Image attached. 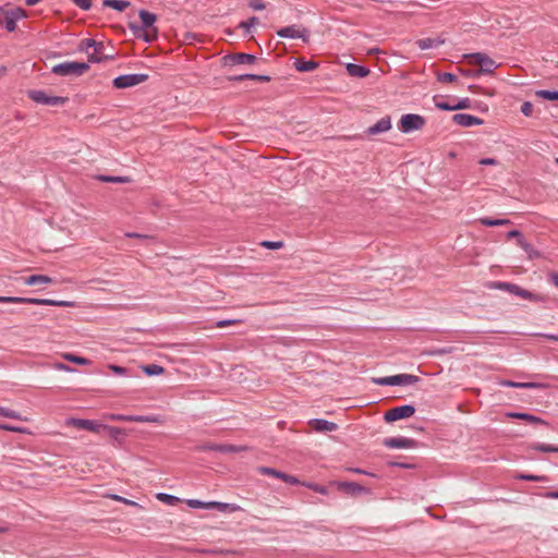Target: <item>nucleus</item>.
Returning a JSON list of instances; mask_svg holds the SVG:
<instances>
[{"instance_id": "56", "label": "nucleus", "mask_w": 558, "mask_h": 558, "mask_svg": "<svg viewBox=\"0 0 558 558\" xmlns=\"http://www.w3.org/2000/svg\"><path fill=\"white\" fill-rule=\"evenodd\" d=\"M438 78L441 82L451 83V82H453V73H450V72L441 73L438 75Z\"/></svg>"}, {"instance_id": "45", "label": "nucleus", "mask_w": 558, "mask_h": 558, "mask_svg": "<svg viewBox=\"0 0 558 558\" xmlns=\"http://www.w3.org/2000/svg\"><path fill=\"white\" fill-rule=\"evenodd\" d=\"M240 324H242L241 319H226V320L217 322L216 323V327L217 328H225V327H228V326L240 325Z\"/></svg>"}, {"instance_id": "42", "label": "nucleus", "mask_w": 558, "mask_h": 558, "mask_svg": "<svg viewBox=\"0 0 558 558\" xmlns=\"http://www.w3.org/2000/svg\"><path fill=\"white\" fill-rule=\"evenodd\" d=\"M257 23H258V19L256 16H252L247 21L241 22L239 27L243 28L245 31V33L248 34L251 32V27H253Z\"/></svg>"}, {"instance_id": "49", "label": "nucleus", "mask_w": 558, "mask_h": 558, "mask_svg": "<svg viewBox=\"0 0 558 558\" xmlns=\"http://www.w3.org/2000/svg\"><path fill=\"white\" fill-rule=\"evenodd\" d=\"M76 7H78L82 10H89L92 8V0H71Z\"/></svg>"}, {"instance_id": "21", "label": "nucleus", "mask_w": 558, "mask_h": 558, "mask_svg": "<svg viewBox=\"0 0 558 558\" xmlns=\"http://www.w3.org/2000/svg\"><path fill=\"white\" fill-rule=\"evenodd\" d=\"M507 416L511 417V418L522 420V421H525L531 424L547 425V423L544 420H542L541 417L535 416L530 413H525V412H510V413H507Z\"/></svg>"}, {"instance_id": "10", "label": "nucleus", "mask_w": 558, "mask_h": 558, "mask_svg": "<svg viewBox=\"0 0 558 558\" xmlns=\"http://www.w3.org/2000/svg\"><path fill=\"white\" fill-rule=\"evenodd\" d=\"M148 80L147 74H125L116 77L112 82L113 87L118 89L129 88L144 83Z\"/></svg>"}, {"instance_id": "38", "label": "nucleus", "mask_w": 558, "mask_h": 558, "mask_svg": "<svg viewBox=\"0 0 558 558\" xmlns=\"http://www.w3.org/2000/svg\"><path fill=\"white\" fill-rule=\"evenodd\" d=\"M416 44L422 50H425L438 46L440 43L432 38H423L417 40Z\"/></svg>"}, {"instance_id": "27", "label": "nucleus", "mask_w": 558, "mask_h": 558, "mask_svg": "<svg viewBox=\"0 0 558 558\" xmlns=\"http://www.w3.org/2000/svg\"><path fill=\"white\" fill-rule=\"evenodd\" d=\"M104 7L112 8L117 11L123 12L130 7V2L125 0H104Z\"/></svg>"}, {"instance_id": "48", "label": "nucleus", "mask_w": 558, "mask_h": 558, "mask_svg": "<svg viewBox=\"0 0 558 558\" xmlns=\"http://www.w3.org/2000/svg\"><path fill=\"white\" fill-rule=\"evenodd\" d=\"M533 104L530 101H524L521 106V112L525 117H531L533 113Z\"/></svg>"}, {"instance_id": "24", "label": "nucleus", "mask_w": 558, "mask_h": 558, "mask_svg": "<svg viewBox=\"0 0 558 558\" xmlns=\"http://www.w3.org/2000/svg\"><path fill=\"white\" fill-rule=\"evenodd\" d=\"M514 480L527 481V482H548L549 477L546 475H534L527 473H517L513 475Z\"/></svg>"}, {"instance_id": "40", "label": "nucleus", "mask_w": 558, "mask_h": 558, "mask_svg": "<svg viewBox=\"0 0 558 558\" xmlns=\"http://www.w3.org/2000/svg\"><path fill=\"white\" fill-rule=\"evenodd\" d=\"M303 486L318 493V494H322V495H327L328 494V488L326 486H323V485H319V484H316V483H305L303 482L302 484Z\"/></svg>"}, {"instance_id": "36", "label": "nucleus", "mask_w": 558, "mask_h": 558, "mask_svg": "<svg viewBox=\"0 0 558 558\" xmlns=\"http://www.w3.org/2000/svg\"><path fill=\"white\" fill-rule=\"evenodd\" d=\"M532 448L536 451L541 452H557L558 453V446L543 444V442H536L532 445Z\"/></svg>"}, {"instance_id": "1", "label": "nucleus", "mask_w": 558, "mask_h": 558, "mask_svg": "<svg viewBox=\"0 0 558 558\" xmlns=\"http://www.w3.org/2000/svg\"><path fill=\"white\" fill-rule=\"evenodd\" d=\"M138 16L142 25L130 23L129 28L136 38L143 39L145 43H154L158 38V28L155 26L157 15L147 10H140Z\"/></svg>"}, {"instance_id": "25", "label": "nucleus", "mask_w": 558, "mask_h": 558, "mask_svg": "<svg viewBox=\"0 0 558 558\" xmlns=\"http://www.w3.org/2000/svg\"><path fill=\"white\" fill-rule=\"evenodd\" d=\"M24 282L28 286H34L38 283H52L53 279L46 275H32L24 278Z\"/></svg>"}, {"instance_id": "64", "label": "nucleus", "mask_w": 558, "mask_h": 558, "mask_svg": "<svg viewBox=\"0 0 558 558\" xmlns=\"http://www.w3.org/2000/svg\"><path fill=\"white\" fill-rule=\"evenodd\" d=\"M546 498L558 499V492L551 490L543 495Z\"/></svg>"}, {"instance_id": "17", "label": "nucleus", "mask_w": 558, "mask_h": 558, "mask_svg": "<svg viewBox=\"0 0 558 558\" xmlns=\"http://www.w3.org/2000/svg\"><path fill=\"white\" fill-rule=\"evenodd\" d=\"M384 445L388 448H412L415 446V440L405 437H390L384 440Z\"/></svg>"}, {"instance_id": "57", "label": "nucleus", "mask_w": 558, "mask_h": 558, "mask_svg": "<svg viewBox=\"0 0 558 558\" xmlns=\"http://www.w3.org/2000/svg\"><path fill=\"white\" fill-rule=\"evenodd\" d=\"M543 387H544V385L539 384V383H533V381L521 383V388H523V389L543 388Z\"/></svg>"}, {"instance_id": "58", "label": "nucleus", "mask_w": 558, "mask_h": 558, "mask_svg": "<svg viewBox=\"0 0 558 558\" xmlns=\"http://www.w3.org/2000/svg\"><path fill=\"white\" fill-rule=\"evenodd\" d=\"M0 429L8 430V432H15V433L23 432L22 428L15 427V426H12V425H9V424H0Z\"/></svg>"}, {"instance_id": "11", "label": "nucleus", "mask_w": 558, "mask_h": 558, "mask_svg": "<svg viewBox=\"0 0 558 558\" xmlns=\"http://www.w3.org/2000/svg\"><path fill=\"white\" fill-rule=\"evenodd\" d=\"M277 35L282 38H301L304 43L310 40L308 31L300 25L282 27L277 31Z\"/></svg>"}, {"instance_id": "34", "label": "nucleus", "mask_w": 558, "mask_h": 558, "mask_svg": "<svg viewBox=\"0 0 558 558\" xmlns=\"http://www.w3.org/2000/svg\"><path fill=\"white\" fill-rule=\"evenodd\" d=\"M339 487L341 489H343L348 493H352V494L360 493L363 490V486H361L357 483L342 482V483H339Z\"/></svg>"}, {"instance_id": "23", "label": "nucleus", "mask_w": 558, "mask_h": 558, "mask_svg": "<svg viewBox=\"0 0 558 558\" xmlns=\"http://www.w3.org/2000/svg\"><path fill=\"white\" fill-rule=\"evenodd\" d=\"M433 100H434L435 106L440 110H447V111L453 110V105L451 104L450 98L447 96L435 95L433 97Z\"/></svg>"}, {"instance_id": "6", "label": "nucleus", "mask_w": 558, "mask_h": 558, "mask_svg": "<svg viewBox=\"0 0 558 558\" xmlns=\"http://www.w3.org/2000/svg\"><path fill=\"white\" fill-rule=\"evenodd\" d=\"M462 59L468 60L471 65H478L481 72L492 73L496 68V63L493 59H490L485 53L476 52L470 54H462Z\"/></svg>"}, {"instance_id": "28", "label": "nucleus", "mask_w": 558, "mask_h": 558, "mask_svg": "<svg viewBox=\"0 0 558 558\" xmlns=\"http://www.w3.org/2000/svg\"><path fill=\"white\" fill-rule=\"evenodd\" d=\"M247 450H248V448L246 446H235V445H228V444L220 445L218 448V452H221V453H239V452H243V451H247Z\"/></svg>"}, {"instance_id": "53", "label": "nucleus", "mask_w": 558, "mask_h": 558, "mask_svg": "<svg viewBox=\"0 0 558 558\" xmlns=\"http://www.w3.org/2000/svg\"><path fill=\"white\" fill-rule=\"evenodd\" d=\"M284 483H288L290 485H302L303 483L300 482L299 478H296L295 476H292V475H289L286 473L284 475V480H283Z\"/></svg>"}, {"instance_id": "18", "label": "nucleus", "mask_w": 558, "mask_h": 558, "mask_svg": "<svg viewBox=\"0 0 558 558\" xmlns=\"http://www.w3.org/2000/svg\"><path fill=\"white\" fill-rule=\"evenodd\" d=\"M308 425L313 430L319 433L335 432L338 428V425L336 423L319 418L311 420L308 422Z\"/></svg>"}, {"instance_id": "26", "label": "nucleus", "mask_w": 558, "mask_h": 558, "mask_svg": "<svg viewBox=\"0 0 558 558\" xmlns=\"http://www.w3.org/2000/svg\"><path fill=\"white\" fill-rule=\"evenodd\" d=\"M230 81H244V80H253L262 83H266L270 81V77L267 75H257V74H242L238 76L229 77Z\"/></svg>"}, {"instance_id": "5", "label": "nucleus", "mask_w": 558, "mask_h": 558, "mask_svg": "<svg viewBox=\"0 0 558 558\" xmlns=\"http://www.w3.org/2000/svg\"><path fill=\"white\" fill-rule=\"evenodd\" d=\"M425 125V119L420 114L407 113L401 117L398 128L403 133L422 130Z\"/></svg>"}, {"instance_id": "50", "label": "nucleus", "mask_w": 558, "mask_h": 558, "mask_svg": "<svg viewBox=\"0 0 558 558\" xmlns=\"http://www.w3.org/2000/svg\"><path fill=\"white\" fill-rule=\"evenodd\" d=\"M260 245L263 247H266V248H269V250H278V248H281L283 246V243L278 241V242H274V241H264L260 243Z\"/></svg>"}, {"instance_id": "31", "label": "nucleus", "mask_w": 558, "mask_h": 558, "mask_svg": "<svg viewBox=\"0 0 558 558\" xmlns=\"http://www.w3.org/2000/svg\"><path fill=\"white\" fill-rule=\"evenodd\" d=\"M535 95L545 100H558V90L538 89Z\"/></svg>"}, {"instance_id": "33", "label": "nucleus", "mask_w": 558, "mask_h": 558, "mask_svg": "<svg viewBox=\"0 0 558 558\" xmlns=\"http://www.w3.org/2000/svg\"><path fill=\"white\" fill-rule=\"evenodd\" d=\"M318 63L315 61H298L296 69L301 72H311L317 69Z\"/></svg>"}, {"instance_id": "37", "label": "nucleus", "mask_w": 558, "mask_h": 558, "mask_svg": "<svg viewBox=\"0 0 558 558\" xmlns=\"http://www.w3.org/2000/svg\"><path fill=\"white\" fill-rule=\"evenodd\" d=\"M63 359L69 361V362L78 364V365H88L90 363L89 360H87L85 357H82V356H77V355L71 354V353L64 354Z\"/></svg>"}, {"instance_id": "46", "label": "nucleus", "mask_w": 558, "mask_h": 558, "mask_svg": "<svg viewBox=\"0 0 558 558\" xmlns=\"http://www.w3.org/2000/svg\"><path fill=\"white\" fill-rule=\"evenodd\" d=\"M108 367L116 375H120V376L129 375V371L125 367L114 365V364H110Z\"/></svg>"}, {"instance_id": "39", "label": "nucleus", "mask_w": 558, "mask_h": 558, "mask_svg": "<svg viewBox=\"0 0 558 558\" xmlns=\"http://www.w3.org/2000/svg\"><path fill=\"white\" fill-rule=\"evenodd\" d=\"M0 415L4 416V417H9V418L20 420V421L23 420L22 415L20 413H17L16 411H13V410H10L7 408H2V407H0Z\"/></svg>"}, {"instance_id": "35", "label": "nucleus", "mask_w": 558, "mask_h": 558, "mask_svg": "<svg viewBox=\"0 0 558 558\" xmlns=\"http://www.w3.org/2000/svg\"><path fill=\"white\" fill-rule=\"evenodd\" d=\"M98 179L101 182H108V183H129V182H131V179L129 177L99 175Z\"/></svg>"}, {"instance_id": "8", "label": "nucleus", "mask_w": 558, "mask_h": 558, "mask_svg": "<svg viewBox=\"0 0 558 558\" xmlns=\"http://www.w3.org/2000/svg\"><path fill=\"white\" fill-rule=\"evenodd\" d=\"M27 95L33 101L51 107L62 106L68 101L66 97L48 96L43 90H28Z\"/></svg>"}, {"instance_id": "13", "label": "nucleus", "mask_w": 558, "mask_h": 558, "mask_svg": "<svg viewBox=\"0 0 558 558\" xmlns=\"http://www.w3.org/2000/svg\"><path fill=\"white\" fill-rule=\"evenodd\" d=\"M26 16L23 9H14L7 11L3 17V24L8 32H14L16 29V22Z\"/></svg>"}, {"instance_id": "32", "label": "nucleus", "mask_w": 558, "mask_h": 558, "mask_svg": "<svg viewBox=\"0 0 558 558\" xmlns=\"http://www.w3.org/2000/svg\"><path fill=\"white\" fill-rule=\"evenodd\" d=\"M518 245L525 251L530 258H536L539 256V253L536 250H534L532 244L526 242L525 239L518 241Z\"/></svg>"}, {"instance_id": "20", "label": "nucleus", "mask_w": 558, "mask_h": 558, "mask_svg": "<svg viewBox=\"0 0 558 558\" xmlns=\"http://www.w3.org/2000/svg\"><path fill=\"white\" fill-rule=\"evenodd\" d=\"M390 129H391V121H390V117L387 116V117H384L380 120H378L374 125L369 126L366 132L368 135H376L379 133L387 132Z\"/></svg>"}, {"instance_id": "4", "label": "nucleus", "mask_w": 558, "mask_h": 558, "mask_svg": "<svg viewBox=\"0 0 558 558\" xmlns=\"http://www.w3.org/2000/svg\"><path fill=\"white\" fill-rule=\"evenodd\" d=\"M494 287L496 289L507 291L513 295L520 296L525 300H530L532 302H539L543 298L538 294H534L529 290L521 288L520 286L511 282L496 281L494 282Z\"/></svg>"}, {"instance_id": "51", "label": "nucleus", "mask_w": 558, "mask_h": 558, "mask_svg": "<svg viewBox=\"0 0 558 558\" xmlns=\"http://www.w3.org/2000/svg\"><path fill=\"white\" fill-rule=\"evenodd\" d=\"M248 7L255 11H262L266 8V4L264 3L263 0H251L248 2Z\"/></svg>"}, {"instance_id": "62", "label": "nucleus", "mask_w": 558, "mask_h": 558, "mask_svg": "<svg viewBox=\"0 0 558 558\" xmlns=\"http://www.w3.org/2000/svg\"><path fill=\"white\" fill-rule=\"evenodd\" d=\"M473 107H474L473 109H478L481 111H487L488 110V106L485 105V104L483 105L480 101H474L473 102Z\"/></svg>"}, {"instance_id": "14", "label": "nucleus", "mask_w": 558, "mask_h": 558, "mask_svg": "<svg viewBox=\"0 0 558 558\" xmlns=\"http://www.w3.org/2000/svg\"><path fill=\"white\" fill-rule=\"evenodd\" d=\"M112 420L125 421V422H135V423H162V420L158 415H136V416H125V415H111Z\"/></svg>"}, {"instance_id": "61", "label": "nucleus", "mask_w": 558, "mask_h": 558, "mask_svg": "<svg viewBox=\"0 0 558 558\" xmlns=\"http://www.w3.org/2000/svg\"><path fill=\"white\" fill-rule=\"evenodd\" d=\"M219 446H220V444L208 442V444L204 445L203 449L204 450L218 451Z\"/></svg>"}, {"instance_id": "52", "label": "nucleus", "mask_w": 558, "mask_h": 558, "mask_svg": "<svg viewBox=\"0 0 558 558\" xmlns=\"http://www.w3.org/2000/svg\"><path fill=\"white\" fill-rule=\"evenodd\" d=\"M257 471L262 475L272 476L276 474V469L269 468V466H258Z\"/></svg>"}, {"instance_id": "55", "label": "nucleus", "mask_w": 558, "mask_h": 558, "mask_svg": "<svg viewBox=\"0 0 558 558\" xmlns=\"http://www.w3.org/2000/svg\"><path fill=\"white\" fill-rule=\"evenodd\" d=\"M500 386H502V387H511V388H521V383L520 381H512V380L505 379V380L500 381Z\"/></svg>"}, {"instance_id": "22", "label": "nucleus", "mask_w": 558, "mask_h": 558, "mask_svg": "<svg viewBox=\"0 0 558 558\" xmlns=\"http://www.w3.org/2000/svg\"><path fill=\"white\" fill-rule=\"evenodd\" d=\"M347 72L349 75L354 77H366L369 74V70L367 68L354 63L347 64Z\"/></svg>"}, {"instance_id": "16", "label": "nucleus", "mask_w": 558, "mask_h": 558, "mask_svg": "<svg viewBox=\"0 0 558 558\" xmlns=\"http://www.w3.org/2000/svg\"><path fill=\"white\" fill-rule=\"evenodd\" d=\"M187 505L194 509H218L220 511H226L227 508L229 507L228 504H223V502H218V501L203 502L197 499L187 500Z\"/></svg>"}, {"instance_id": "47", "label": "nucleus", "mask_w": 558, "mask_h": 558, "mask_svg": "<svg viewBox=\"0 0 558 558\" xmlns=\"http://www.w3.org/2000/svg\"><path fill=\"white\" fill-rule=\"evenodd\" d=\"M157 498L160 501L167 502L168 505H174L179 500L177 497L168 494H158Z\"/></svg>"}, {"instance_id": "60", "label": "nucleus", "mask_w": 558, "mask_h": 558, "mask_svg": "<svg viewBox=\"0 0 558 558\" xmlns=\"http://www.w3.org/2000/svg\"><path fill=\"white\" fill-rule=\"evenodd\" d=\"M535 336L558 342V335H554V333H536Z\"/></svg>"}, {"instance_id": "41", "label": "nucleus", "mask_w": 558, "mask_h": 558, "mask_svg": "<svg viewBox=\"0 0 558 558\" xmlns=\"http://www.w3.org/2000/svg\"><path fill=\"white\" fill-rule=\"evenodd\" d=\"M473 100L469 98H462L458 101H456V111L457 110H463V109H473Z\"/></svg>"}, {"instance_id": "44", "label": "nucleus", "mask_w": 558, "mask_h": 558, "mask_svg": "<svg viewBox=\"0 0 558 558\" xmlns=\"http://www.w3.org/2000/svg\"><path fill=\"white\" fill-rule=\"evenodd\" d=\"M82 46L85 49L94 47L96 51H98L100 48H102L101 43H97L95 39L88 38L82 41Z\"/></svg>"}, {"instance_id": "29", "label": "nucleus", "mask_w": 558, "mask_h": 558, "mask_svg": "<svg viewBox=\"0 0 558 558\" xmlns=\"http://www.w3.org/2000/svg\"><path fill=\"white\" fill-rule=\"evenodd\" d=\"M480 222L485 227H499L510 225L511 221L509 219H493L489 217H485L480 219Z\"/></svg>"}, {"instance_id": "3", "label": "nucleus", "mask_w": 558, "mask_h": 558, "mask_svg": "<svg viewBox=\"0 0 558 558\" xmlns=\"http://www.w3.org/2000/svg\"><path fill=\"white\" fill-rule=\"evenodd\" d=\"M89 70L85 62L66 61L52 68V73L60 76H81Z\"/></svg>"}, {"instance_id": "15", "label": "nucleus", "mask_w": 558, "mask_h": 558, "mask_svg": "<svg viewBox=\"0 0 558 558\" xmlns=\"http://www.w3.org/2000/svg\"><path fill=\"white\" fill-rule=\"evenodd\" d=\"M483 123L484 120L475 116L469 113H456V125L471 128L474 125H482Z\"/></svg>"}, {"instance_id": "12", "label": "nucleus", "mask_w": 558, "mask_h": 558, "mask_svg": "<svg viewBox=\"0 0 558 558\" xmlns=\"http://www.w3.org/2000/svg\"><path fill=\"white\" fill-rule=\"evenodd\" d=\"M415 413V408L410 404L401 405V407H395L389 409L385 413V421L386 422H396L398 420L408 418L411 417Z\"/></svg>"}, {"instance_id": "63", "label": "nucleus", "mask_w": 558, "mask_h": 558, "mask_svg": "<svg viewBox=\"0 0 558 558\" xmlns=\"http://www.w3.org/2000/svg\"><path fill=\"white\" fill-rule=\"evenodd\" d=\"M112 499L118 500V501H122V502H124L126 505H135L134 501L128 500V499L122 498V497L117 496V495L112 496Z\"/></svg>"}, {"instance_id": "54", "label": "nucleus", "mask_w": 558, "mask_h": 558, "mask_svg": "<svg viewBox=\"0 0 558 558\" xmlns=\"http://www.w3.org/2000/svg\"><path fill=\"white\" fill-rule=\"evenodd\" d=\"M507 239H517V242L520 240H524L522 233L519 230H511L507 233Z\"/></svg>"}, {"instance_id": "30", "label": "nucleus", "mask_w": 558, "mask_h": 558, "mask_svg": "<svg viewBox=\"0 0 558 558\" xmlns=\"http://www.w3.org/2000/svg\"><path fill=\"white\" fill-rule=\"evenodd\" d=\"M143 372L148 376L161 375L165 373V368L157 364H148L142 366Z\"/></svg>"}, {"instance_id": "2", "label": "nucleus", "mask_w": 558, "mask_h": 558, "mask_svg": "<svg viewBox=\"0 0 558 558\" xmlns=\"http://www.w3.org/2000/svg\"><path fill=\"white\" fill-rule=\"evenodd\" d=\"M0 303L51 305V306H59V307H73L74 306V302H70V301H56V300H50V299H36V298H22V296H0Z\"/></svg>"}, {"instance_id": "19", "label": "nucleus", "mask_w": 558, "mask_h": 558, "mask_svg": "<svg viewBox=\"0 0 558 558\" xmlns=\"http://www.w3.org/2000/svg\"><path fill=\"white\" fill-rule=\"evenodd\" d=\"M225 60L231 64H252L256 61V57L250 53L238 52L226 56Z\"/></svg>"}, {"instance_id": "43", "label": "nucleus", "mask_w": 558, "mask_h": 558, "mask_svg": "<svg viewBox=\"0 0 558 558\" xmlns=\"http://www.w3.org/2000/svg\"><path fill=\"white\" fill-rule=\"evenodd\" d=\"M456 72H459L460 74H462L464 76H474V75L480 74L478 70L465 69L462 65H457V64H456Z\"/></svg>"}, {"instance_id": "7", "label": "nucleus", "mask_w": 558, "mask_h": 558, "mask_svg": "<svg viewBox=\"0 0 558 558\" xmlns=\"http://www.w3.org/2000/svg\"><path fill=\"white\" fill-rule=\"evenodd\" d=\"M373 381L380 386H404L418 381V377L410 374H399L393 376L374 378Z\"/></svg>"}, {"instance_id": "9", "label": "nucleus", "mask_w": 558, "mask_h": 558, "mask_svg": "<svg viewBox=\"0 0 558 558\" xmlns=\"http://www.w3.org/2000/svg\"><path fill=\"white\" fill-rule=\"evenodd\" d=\"M68 426L75 427L77 429H84L92 433L99 434L100 432L109 428L107 425H104L97 421L93 420H84V418H74L71 417L66 421Z\"/></svg>"}, {"instance_id": "59", "label": "nucleus", "mask_w": 558, "mask_h": 558, "mask_svg": "<svg viewBox=\"0 0 558 558\" xmlns=\"http://www.w3.org/2000/svg\"><path fill=\"white\" fill-rule=\"evenodd\" d=\"M497 163H498V161L495 158H483L480 160V165H483V166H495Z\"/></svg>"}]
</instances>
